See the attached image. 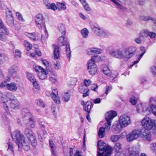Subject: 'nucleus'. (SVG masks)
<instances>
[{
  "instance_id": "1",
  "label": "nucleus",
  "mask_w": 156,
  "mask_h": 156,
  "mask_svg": "<svg viewBox=\"0 0 156 156\" xmlns=\"http://www.w3.org/2000/svg\"><path fill=\"white\" fill-rule=\"evenodd\" d=\"M12 137L17 144L19 150L22 148L26 151L30 150L31 141L29 139L25 138L20 130H16L14 131L12 134Z\"/></svg>"
},
{
  "instance_id": "2",
  "label": "nucleus",
  "mask_w": 156,
  "mask_h": 156,
  "mask_svg": "<svg viewBox=\"0 0 156 156\" xmlns=\"http://www.w3.org/2000/svg\"><path fill=\"white\" fill-rule=\"evenodd\" d=\"M136 51L135 47L131 46L125 50L124 52L120 49H117L116 51L112 49L109 51V53L115 58L126 61L132 56L133 52Z\"/></svg>"
},
{
  "instance_id": "3",
  "label": "nucleus",
  "mask_w": 156,
  "mask_h": 156,
  "mask_svg": "<svg viewBox=\"0 0 156 156\" xmlns=\"http://www.w3.org/2000/svg\"><path fill=\"white\" fill-rule=\"evenodd\" d=\"M1 102L5 111L8 113L9 112V109L8 104H9L10 107L13 109L18 108L19 105L18 101L13 94L11 95L9 100H8L6 96L5 97H2Z\"/></svg>"
},
{
  "instance_id": "4",
  "label": "nucleus",
  "mask_w": 156,
  "mask_h": 156,
  "mask_svg": "<svg viewBox=\"0 0 156 156\" xmlns=\"http://www.w3.org/2000/svg\"><path fill=\"white\" fill-rule=\"evenodd\" d=\"M1 87H5L6 88L11 91L15 92L18 89V86L17 84L15 82H12L9 83H7V82L10 80V78L7 77L5 76V74L1 73Z\"/></svg>"
},
{
  "instance_id": "5",
  "label": "nucleus",
  "mask_w": 156,
  "mask_h": 156,
  "mask_svg": "<svg viewBox=\"0 0 156 156\" xmlns=\"http://www.w3.org/2000/svg\"><path fill=\"white\" fill-rule=\"evenodd\" d=\"M97 145L98 150L103 151L101 153L97 151V156H110L112 152L111 147L106 146V143L102 140L98 141Z\"/></svg>"
},
{
  "instance_id": "6",
  "label": "nucleus",
  "mask_w": 156,
  "mask_h": 156,
  "mask_svg": "<svg viewBox=\"0 0 156 156\" xmlns=\"http://www.w3.org/2000/svg\"><path fill=\"white\" fill-rule=\"evenodd\" d=\"M142 126L145 128L144 129L151 130L154 134V130H156V119H152L146 117L141 121Z\"/></svg>"
},
{
  "instance_id": "7",
  "label": "nucleus",
  "mask_w": 156,
  "mask_h": 156,
  "mask_svg": "<svg viewBox=\"0 0 156 156\" xmlns=\"http://www.w3.org/2000/svg\"><path fill=\"white\" fill-rule=\"evenodd\" d=\"M119 127L115 126V131L119 132L123 128H125L129 125L131 123V120L130 117L125 114L121 115L119 119Z\"/></svg>"
},
{
  "instance_id": "8",
  "label": "nucleus",
  "mask_w": 156,
  "mask_h": 156,
  "mask_svg": "<svg viewBox=\"0 0 156 156\" xmlns=\"http://www.w3.org/2000/svg\"><path fill=\"white\" fill-rule=\"evenodd\" d=\"M110 0L115 5L116 8L124 11H126L127 8H130L132 6L131 3L126 0Z\"/></svg>"
},
{
  "instance_id": "9",
  "label": "nucleus",
  "mask_w": 156,
  "mask_h": 156,
  "mask_svg": "<svg viewBox=\"0 0 156 156\" xmlns=\"http://www.w3.org/2000/svg\"><path fill=\"white\" fill-rule=\"evenodd\" d=\"M58 42L60 46L66 45V56L69 59H70L71 54L69 46L67 42L66 39L64 37H60L58 39Z\"/></svg>"
},
{
  "instance_id": "10",
  "label": "nucleus",
  "mask_w": 156,
  "mask_h": 156,
  "mask_svg": "<svg viewBox=\"0 0 156 156\" xmlns=\"http://www.w3.org/2000/svg\"><path fill=\"white\" fill-rule=\"evenodd\" d=\"M24 133L31 141L32 146L36 147L37 145V140L32 131L29 128H26L25 129Z\"/></svg>"
},
{
  "instance_id": "11",
  "label": "nucleus",
  "mask_w": 156,
  "mask_h": 156,
  "mask_svg": "<svg viewBox=\"0 0 156 156\" xmlns=\"http://www.w3.org/2000/svg\"><path fill=\"white\" fill-rule=\"evenodd\" d=\"M93 30L98 36L107 37L110 36V33L99 27L94 26L92 28Z\"/></svg>"
},
{
  "instance_id": "12",
  "label": "nucleus",
  "mask_w": 156,
  "mask_h": 156,
  "mask_svg": "<svg viewBox=\"0 0 156 156\" xmlns=\"http://www.w3.org/2000/svg\"><path fill=\"white\" fill-rule=\"evenodd\" d=\"M141 132L139 129H134L131 132L126 135V140L130 142L138 139L140 136Z\"/></svg>"
},
{
  "instance_id": "13",
  "label": "nucleus",
  "mask_w": 156,
  "mask_h": 156,
  "mask_svg": "<svg viewBox=\"0 0 156 156\" xmlns=\"http://www.w3.org/2000/svg\"><path fill=\"white\" fill-rule=\"evenodd\" d=\"M34 69L36 71L38 72L37 75L40 79L44 80L46 78L48 72L46 69L38 66H36Z\"/></svg>"
},
{
  "instance_id": "14",
  "label": "nucleus",
  "mask_w": 156,
  "mask_h": 156,
  "mask_svg": "<svg viewBox=\"0 0 156 156\" xmlns=\"http://www.w3.org/2000/svg\"><path fill=\"white\" fill-rule=\"evenodd\" d=\"M6 20L9 26H12L14 25V20L13 14L11 10L8 9L5 10Z\"/></svg>"
},
{
  "instance_id": "15",
  "label": "nucleus",
  "mask_w": 156,
  "mask_h": 156,
  "mask_svg": "<svg viewBox=\"0 0 156 156\" xmlns=\"http://www.w3.org/2000/svg\"><path fill=\"white\" fill-rule=\"evenodd\" d=\"M35 21L37 26L39 28L44 27L45 26L43 17L41 14H37L35 17Z\"/></svg>"
},
{
  "instance_id": "16",
  "label": "nucleus",
  "mask_w": 156,
  "mask_h": 156,
  "mask_svg": "<svg viewBox=\"0 0 156 156\" xmlns=\"http://www.w3.org/2000/svg\"><path fill=\"white\" fill-rule=\"evenodd\" d=\"M25 117H27L28 121L27 124L31 128H34L35 126V119L30 113L26 114Z\"/></svg>"
},
{
  "instance_id": "17",
  "label": "nucleus",
  "mask_w": 156,
  "mask_h": 156,
  "mask_svg": "<svg viewBox=\"0 0 156 156\" xmlns=\"http://www.w3.org/2000/svg\"><path fill=\"white\" fill-rule=\"evenodd\" d=\"M9 31L1 21V40L3 41L6 40V35L9 34Z\"/></svg>"
},
{
  "instance_id": "18",
  "label": "nucleus",
  "mask_w": 156,
  "mask_h": 156,
  "mask_svg": "<svg viewBox=\"0 0 156 156\" xmlns=\"http://www.w3.org/2000/svg\"><path fill=\"white\" fill-rule=\"evenodd\" d=\"M18 67L16 65L11 66L8 70V75L9 77L15 78L17 76Z\"/></svg>"
},
{
  "instance_id": "19",
  "label": "nucleus",
  "mask_w": 156,
  "mask_h": 156,
  "mask_svg": "<svg viewBox=\"0 0 156 156\" xmlns=\"http://www.w3.org/2000/svg\"><path fill=\"white\" fill-rule=\"evenodd\" d=\"M87 69L91 74L94 75L97 71V66L95 63H93L89 62L87 63Z\"/></svg>"
},
{
  "instance_id": "20",
  "label": "nucleus",
  "mask_w": 156,
  "mask_h": 156,
  "mask_svg": "<svg viewBox=\"0 0 156 156\" xmlns=\"http://www.w3.org/2000/svg\"><path fill=\"white\" fill-rule=\"evenodd\" d=\"M140 135L144 140L149 142L151 141V135L149 130L144 129L142 133H141Z\"/></svg>"
},
{
  "instance_id": "21",
  "label": "nucleus",
  "mask_w": 156,
  "mask_h": 156,
  "mask_svg": "<svg viewBox=\"0 0 156 156\" xmlns=\"http://www.w3.org/2000/svg\"><path fill=\"white\" fill-rule=\"evenodd\" d=\"M79 90L80 92L83 94V98L89 95L90 90L85 85H80L79 87Z\"/></svg>"
},
{
  "instance_id": "22",
  "label": "nucleus",
  "mask_w": 156,
  "mask_h": 156,
  "mask_svg": "<svg viewBox=\"0 0 156 156\" xmlns=\"http://www.w3.org/2000/svg\"><path fill=\"white\" fill-rule=\"evenodd\" d=\"M136 149L135 147H131L129 148V151L130 153V156H139L138 154L136 151ZM140 156H148L144 153L140 154Z\"/></svg>"
},
{
  "instance_id": "23",
  "label": "nucleus",
  "mask_w": 156,
  "mask_h": 156,
  "mask_svg": "<svg viewBox=\"0 0 156 156\" xmlns=\"http://www.w3.org/2000/svg\"><path fill=\"white\" fill-rule=\"evenodd\" d=\"M101 52V50L98 48H88L87 50V54L91 55L94 54H99Z\"/></svg>"
},
{
  "instance_id": "24",
  "label": "nucleus",
  "mask_w": 156,
  "mask_h": 156,
  "mask_svg": "<svg viewBox=\"0 0 156 156\" xmlns=\"http://www.w3.org/2000/svg\"><path fill=\"white\" fill-rule=\"evenodd\" d=\"M117 115L115 112L110 111L107 112L105 115V118L106 121H111L113 118Z\"/></svg>"
},
{
  "instance_id": "25",
  "label": "nucleus",
  "mask_w": 156,
  "mask_h": 156,
  "mask_svg": "<svg viewBox=\"0 0 156 156\" xmlns=\"http://www.w3.org/2000/svg\"><path fill=\"white\" fill-rule=\"evenodd\" d=\"M25 35L33 41H37L40 37V34L38 33H26Z\"/></svg>"
},
{
  "instance_id": "26",
  "label": "nucleus",
  "mask_w": 156,
  "mask_h": 156,
  "mask_svg": "<svg viewBox=\"0 0 156 156\" xmlns=\"http://www.w3.org/2000/svg\"><path fill=\"white\" fill-rule=\"evenodd\" d=\"M70 97V91L69 90L65 91L62 94V99L66 102H68L69 100Z\"/></svg>"
},
{
  "instance_id": "27",
  "label": "nucleus",
  "mask_w": 156,
  "mask_h": 156,
  "mask_svg": "<svg viewBox=\"0 0 156 156\" xmlns=\"http://www.w3.org/2000/svg\"><path fill=\"white\" fill-rule=\"evenodd\" d=\"M139 19L141 20L145 21H148L149 20H151L154 23H156V20L150 16L141 15L139 16Z\"/></svg>"
},
{
  "instance_id": "28",
  "label": "nucleus",
  "mask_w": 156,
  "mask_h": 156,
  "mask_svg": "<svg viewBox=\"0 0 156 156\" xmlns=\"http://www.w3.org/2000/svg\"><path fill=\"white\" fill-rule=\"evenodd\" d=\"M53 54L54 58L55 59H57L59 58L60 51L58 46H54Z\"/></svg>"
},
{
  "instance_id": "29",
  "label": "nucleus",
  "mask_w": 156,
  "mask_h": 156,
  "mask_svg": "<svg viewBox=\"0 0 156 156\" xmlns=\"http://www.w3.org/2000/svg\"><path fill=\"white\" fill-rule=\"evenodd\" d=\"M93 106V104L91 102L87 101L86 102V105L84 106V109L85 111L89 113L90 112L91 108Z\"/></svg>"
},
{
  "instance_id": "30",
  "label": "nucleus",
  "mask_w": 156,
  "mask_h": 156,
  "mask_svg": "<svg viewBox=\"0 0 156 156\" xmlns=\"http://www.w3.org/2000/svg\"><path fill=\"white\" fill-rule=\"evenodd\" d=\"M56 6L57 9L59 11L65 10L66 8L65 4L63 2H58L56 3Z\"/></svg>"
},
{
  "instance_id": "31",
  "label": "nucleus",
  "mask_w": 156,
  "mask_h": 156,
  "mask_svg": "<svg viewBox=\"0 0 156 156\" xmlns=\"http://www.w3.org/2000/svg\"><path fill=\"white\" fill-rule=\"evenodd\" d=\"M101 59V57L99 55H95L92 56L91 59H89L88 62L95 63V62H98Z\"/></svg>"
},
{
  "instance_id": "32",
  "label": "nucleus",
  "mask_w": 156,
  "mask_h": 156,
  "mask_svg": "<svg viewBox=\"0 0 156 156\" xmlns=\"http://www.w3.org/2000/svg\"><path fill=\"white\" fill-rule=\"evenodd\" d=\"M102 72L107 76H109L111 75V72L108 69V67L105 66H103V68L102 69Z\"/></svg>"
},
{
  "instance_id": "33",
  "label": "nucleus",
  "mask_w": 156,
  "mask_h": 156,
  "mask_svg": "<svg viewBox=\"0 0 156 156\" xmlns=\"http://www.w3.org/2000/svg\"><path fill=\"white\" fill-rule=\"evenodd\" d=\"M50 96L53 98L54 102L58 104L60 103V100L58 96L56 95L54 93H51L50 94Z\"/></svg>"
},
{
  "instance_id": "34",
  "label": "nucleus",
  "mask_w": 156,
  "mask_h": 156,
  "mask_svg": "<svg viewBox=\"0 0 156 156\" xmlns=\"http://www.w3.org/2000/svg\"><path fill=\"white\" fill-rule=\"evenodd\" d=\"M27 79L31 82H34L36 81V79L34 76L33 74L28 72L26 73Z\"/></svg>"
},
{
  "instance_id": "35",
  "label": "nucleus",
  "mask_w": 156,
  "mask_h": 156,
  "mask_svg": "<svg viewBox=\"0 0 156 156\" xmlns=\"http://www.w3.org/2000/svg\"><path fill=\"white\" fill-rule=\"evenodd\" d=\"M58 29L62 35L65 34V27L64 25L62 24H59L58 26Z\"/></svg>"
},
{
  "instance_id": "36",
  "label": "nucleus",
  "mask_w": 156,
  "mask_h": 156,
  "mask_svg": "<svg viewBox=\"0 0 156 156\" xmlns=\"http://www.w3.org/2000/svg\"><path fill=\"white\" fill-rule=\"evenodd\" d=\"M8 145V151L10 153H12L13 155H14V151L13 150V145L12 143L9 142L7 143Z\"/></svg>"
},
{
  "instance_id": "37",
  "label": "nucleus",
  "mask_w": 156,
  "mask_h": 156,
  "mask_svg": "<svg viewBox=\"0 0 156 156\" xmlns=\"http://www.w3.org/2000/svg\"><path fill=\"white\" fill-rule=\"evenodd\" d=\"M140 50L142 51H143V52L140 55L139 58H138L137 60H136V61H135L134 62V63L131 66H132L134 65L135 64L138 63L140 61V59L142 58L144 53L145 52V50L144 47H140Z\"/></svg>"
},
{
  "instance_id": "38",
  "label": "nucleus",
  "mask_w": 156,
  "mask_h": 156,
  "mask_svg": "<svg viewBox=\"0 0 156 156\" xmlns=\"http://www.w3.org/2000/svg\"><path fill=\"white\" fill-rule=\"evenodd\" d=\"M81 33L83 37L86 38L88 36L89 31L87 28H84L81 30Z\"/></svg>"
},
{
  "instance_id": "39",
  "label": "nucleus",
  "mask_w": 156,
  "mask_h": 156,
  "mask_svg": "<svg viewBox=\"0 0 156 156\" xmlns=\"http://www.w3.org/2000/svg\"><path fill=\"white\" fill-rule=\"evenodd\" d=\"M48 37V35L47 31V30H45L44 34L42 35L41 37V41L43 43H44L45 42L47 39Z\"/></svg>"
},
{
  "instance_id": "40",
  "label": "nucleus",
  "mask_w": 156,
  "mask_h": 156,
  "mask_svg": "<svg viewBox=\"0 0 156 156\" xmlns=\"http://www.w3.org/2000/svg\"><path fill=\"white\" fill-rule=\"evenodd\" d=\"M105 130V129L103 127H102L100 128L98 133V136L100 138H102L104 137Z\"/></svg>"
},
{
  "instance_id": "41",
  "label": "nucleus",
  "mask_w": 156,
  "mask_h": 156,
  "mask_svg": "<svg viewBox=\"0 0 156 156\" xmlns=\"http://www.w3.org/2000/svg\"><path fill=\"white\" fill-rule=\"evenodd\" d=\"M111 125V121H107L104 124L105 130L108 131L110 129Z\"/></svg>"
},
{
  "instance_id": "42",
  "label": "nucleus",
  "mask_w": 156,
  "mask_h": 156,
  "mask_svg": "<svg viewBox=\"0 0 156 156\" xmlns=\"http://www.w3.org/2000/svg\"><path fill=\"white\" fill-rule=\"evenodd\" d=\"M53 67L56 70H58L60 68V62L58 61H56L54 62Z\"/></svg>"
},
{
  "instance_id": "43",
  "label": "nucleus",
  "mask_w": 156,
  "mask_h": 156,
  "mask_svg": "<svg viewBox=\"0 0 156 156\" xmlns=\"http://www.w3.org/2000/svg\"><path fill=\"white\" fill-rule=\"evenodd\" d=\"M112 142H116L120 139L118 135H112L110 138Z\"/></svg>"
},
{
  "instance_id": "44",
  "label": "nucleus",
  "mask_w": 156,
  "mask_h": 156,
  "mask_svg": "<svg viewBox=\"0 0 156 156\" xmlns=\"http://www.w3.org/2000/svg\"><path fill=\"white\" fill-rule=\"evenodd\" d=\"M150 150L153 152H156V142L151 143L150 146Z\"/></svg>"
},
{
  "instance_id": "45",
  "label": "nucleus",
  "mask_w": 156,
  "mask_h": 156,
  "mask_svg": "<svg viewBox=\"0 0 156 156\" xmlns=\"http://www.w3.org/2000/svg\"><path fill=\"white\" fill-rule=\"evenodd\" d=\"M47 9H51L54 11H55L57 9V6L54 3H50Z\"/></svg>"
},
{
  "instance_id": "46",
  "label": "nucleus",
  "mask_w": 156,
  "mask_h": 156,
  "mask_svg": "<svg viewBox=\"0 0 156 156\" xmlns=\"http://www.w3.org/2000/svg\"><path fill=\"white\" fill-rule=\"evenodd\" d=\"M24 45L27 51L30 50L32 49V45L27 41H24Z\"/></svg>"
},
{
  "instance_id": "47",
  "label": "nucleus",
  "mask_w": 156,
  "mask_h": 156,
  "mask_svg": "<svg viewBox=\"0 0 156 156\" xmlns=\"http://www.w3.org/2000/svg\"><path fill=\"white\" fill-rule=\"evenodd\" d=\"M137 101V98L134 96H132L130 99V101L131 104L134 105H136Z\"/></svg>"
},
{
  "instance_id": "48",
  "label": "nucleus",
  "mask_w": 156,
  "mask_h": 156,
  "mask_svg": "<svg viewBox=\"0 0 156 156\" xmlns=\"http://www.w3.org/2000/svg\"><path fill=\"white\" fill-rule=\"evenodd\" d=\"M122 147V144L119 143H116L114 147V148L116 151L120 150Z\"/></svg>"
},
{
  "instance_id": "49",
  "label": "nucleus",
  "mask_w": 156,
  "mask_h": 156,
  "mask_svg": "<svg viewBox=\"0 0 156 156\" xmlns=\"http://www.w3.org/2000/svg\"><path fill=\"white\" fill-rule=\"evenodd\" d=\"M151 111L156 116V105H152L150 106Z\"/></svg>"
},
{
  "instance_id": "50",
  "label": "nucleus",
  "mask_w": 156,
  "mask_h": 156,
  "mask_svg": "<svg viewBox=\"0 0 156 156\" xmlns=\"http://www.w3.org/2000/svg\"><path fill=\"white\" fill-rule=\"evenodd\" d=\"M35 103L37 105L40 107H44V106L43 102L41 100L38 99L35 101Z\"/></svg>"
},
{
  "instance_id": "51",
  "label": "nucleus",
  "mask_w": 156,
  "mask_h": 156,
  "mask_svg": "<svg viewBox=\"0 0 156 156\" xmlns=\"http://www.w3.org/2000/svg\"><path fill=\"white\" fill-rule=\"evenodd\" d=\"M21 52L19 49H16L15 51L14 55L16 57L20 58L21 57Z\"/></svg>"
},
{
  "instance_id": "52",
  "label": "nucleus",
  "mask_w": 156,
  "mask_h": 156,
  "mask_svg": "<svg viewBox=\"0 0 156 156\" xmlns=\"http://www.w3.org/2000/svg\"><path fill=\"white\" fill-rule=\"evenodd\" d=\"M133 24V22L132 20L130 19H128L126 20L125 25L126 27H131Z\"/></svg>"
},
{
  "instance_id": "53",
  "label": "nucleus",
  "mask_w": 156,
  "mask_h": 156,
  "mask_svg": "<svg viewBox=\"0 0 156 156\" xmlns=\"http://www.w3.org/2000/svg\"><path fill=\"white\" fill-rule=\"evenodd\" d=\"M143 36V35H140L139 37L135 39L134 41L137 44H141L142 41L141 38Z\"/></svg>"
},
{
  "instance_id": "54",
  "label": "nucleus",
  "mask_w": 156,
  "mask_h": 156,
  "mask_svg": "<svg viewBox=\"0 0 156 156\" xmlns=\"http://www.w3.org/2000/svg\"><path fill=\"white\" fill-rule=\"evenodd\" d=\"M40 60L41 61L42 64L46 67H47L49 66V63L46 60L43 58H41Z\"/></svg>"
},
{
  "instance_id": "55",
  "label": "nucleus",
  "mask_w": 156,
  "mask_h": 156,
  "mask_svg": "<svg viewBox=\"0 0 156 156\" xmlns=\"http://www.w3.org/2000/svg\"><path fill=\"white\" fill-rule=\"evenodd\" d=\"M92 82L90 80L85 79L84 81V85L86 86L87 87L89 86L91 83Z\"/></svg>"
},
{
  "instance_id": "56",
  "label": "nucleus",
  "mask_w": 156,
  "mask_h": 156,
  "mask_svg": "<svg viewBox=\"0 0 156 156\" xmlns=\"http://www.w3.org/2000/svg\"><path fill=\"white\" fill-rule=\"evenodd\" d=\"M112 87L111 86H107L105 87V94L107 95L108 93L112 89Z\"/></svg>"
},
{
  "instance_id": "57",
  "label": "nucleus",
  "mask_w": 156,
  "mask_h": 156,
  "mask_svg": "<svg viewBox=\"0 0 156 156\" xmlns=\"http://www.w3.org/2000/svg\"><path fill=\"white\" fill-rule=\"evenodd\" d=\"M38 123L41 128H44L45 122L42 120L39 119L38 121Z\"/></svg>"
},
{
  "instance_id": "58",
  "label": "nucleus",
  "mask_w": 156,
  "mask_h": 156,
  "mask_svg": "<svg viewBox=\"0 0 156 156\" xmlns=\"http://www.w3.org/2000/svg\"><path fill=\"white\" fill-rule=\"evenodd\" d=\"M16 16L19 20L21 21L23 20L22 15L20 12H16Z\"/></svg>"
},
{
  "instance_id": "59",
  "label": "nucleus",
  "mask_w": 156,
  "mask_h": 156,
  "mask_svg": "<svg viewBox=\"0 0 156 156\" xmlns=\"http://www.w3.org/2000/svg\"><path fill=\"white\" fill-rule=\"evenodd\" d=\"M34 87L36 89L38 90H39L40 87L38 83V82L36 80L34 82H32Z\"/></svg>"
},
{
  "instance_id": "60",
  "label": "nucleus",
  "mask_w": 156,
  "mask_h": 156,
  "mask_svg": "<svg viewBox=\"0 0 156 156\" xmlns=\"http://www.w3.org/2000/svg\"><path fill=\"white\" fill-rule=\"evenodd\" d=\"M151 71L153 75L156 74V66H153L151 68Z\"/></svg>"
},
{
  "instance_id": "61",
  "label": "nucleus",
  "mask_w": 156,
  "mask_h": 156,
  "mask_svg": "<svg viewBox=\"0 0 156 156\" xmlns=\"http://www.w3.org/2000/svg\"><path fill=\"white\" fill-rule=\"evenodd\" d=\"M147 33L148 34L149 36L151 38H153L155 37V35H156V34L155 33L151 32H147Z\"/></svg>"
},
{
  "instance_id": "62",
  "label": "nucleus",
  "mask_w": 156,
  "mask_h": 156,
  "mask_svg": "<svg viewBox=\"0 0 156 156\" xmlns=\"http://www.w3.org/2000/svg\"><path fill=\"white\" fill-rule=\"evenodd\" d=\"M49 144L51 149L56 147L53 142L51 140H49Z\"/></svg>"
},
{
  "instance_id": "63",
  "label": "nucleus",
  "mask_w": 156,
  "mask_h": 156,
  "mask_svg": "<svg viewBox=\"0 0 156 156\" xmlns=\"http://www.w3.org/2000/svg\"><path fill=\"white\" fill-rule=\"evenodd\" d=\"M1 61H2L3 62H4L7 58L6 56L3 54L1 55Z\"/></svg>"
},
{
  "instance_id": "64",
  "label": "nucleus",
  "mask_w": 156,
  "mask_h": 156,
  "mask_svg": "<svg viewBox=\"0 0 156 156\" xmlns=\"http://www.w3.org/2000/svg\"><path fill=\"white\" fill-rule=\"evenodd\" d=\"M56 148L51 149V152L52 154L54 156H57Z\"/></svg>"
}]
</instances>
